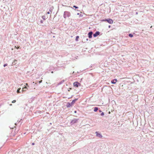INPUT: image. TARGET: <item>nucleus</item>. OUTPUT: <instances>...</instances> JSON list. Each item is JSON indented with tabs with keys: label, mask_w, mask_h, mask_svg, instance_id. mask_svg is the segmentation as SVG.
Masks as SVG:
<instances>
[{
	"label": "nucleus",
	"mask_w": 154,
	"mask_h": 154,
	"mask_svg": "<svg viewBox=\"0 0 154 154\" xmlns=\"http://www.w3.org/2000/svg\"><path fill=\"white\" fill-rule=\"evenodd\" d=\"M77 112V111H76L75 110L74 111V113H76Z\"/></svg>",
	"instance_id": "473e14b6"
},
{
	"label": "nucleus",
	"mask_w": 154,
	"mask_h": 154,
	"mask_svg": "<svg viewBox=\"0 0 154 154\" xmlns=\"http://www.w3.org/2000/svg\"><path fill=\"white\" fill-rule=\"evenodd\" d=\"M110 27H111V26L110 25H109V26H108V27L109 28H110Z\"/></svg>",
	"instance_id": "72a5a7b5"
},
{
	"label": "nucleus",
	"mask_w": 154,
	"mask_h": 154,
	"mask_svg": "<svg viewBox=\"0 0 154 154\" xmlns=\"http://www.w3.org/2000/svg\"><path fill=\"white\" fill-rule=\"evenodd\" d=\"M53 8H53V7H50V8L49 11L50 12H52V10L53 9Z\"/></svg>",
	"instance_id": "f8f14e48"
},
{
	"label": "nucleus",
	"mask_w": 154,
	"mask_h": 154,
	"mask_svg": "<svg viewBox=\"0 0 154 154\" xmlns=\"http://www.w3.org/2000/svg\"><path fill=\"white\" fill-rule=\"evenodd\" d=\"M99 112H102V111H101V110H99Z\"/></svg>",
	"instance_id": "a878e982"
},
{
	"label": "nucleus",
	"mask_w": 154,
	"mask_h": 154,
	"mask_svg": "<svg viewBox=\"0 0 154 154\" xmlns=\"http://www.w3.org/2000/svg\"><path fill=\"white\" fill-rule=\"evenodd\" d=\"M128 36L131 38H132L133 36V35L131 33H130L128 34Z\"/></svg>",
	"instance_id": "4468645a"
},
{
	"label": "nucleus",
	"mask_w": 154,
	"mask_h": 154,
	"mask_svg": "<svg viewBox=\"0 0 154 154\" xmlns=\"http://www.w3.org/2000/svg\"><path fill=\"white\" fill-rule=\"evenodd\" d=\"M51 73H53V71H52V72H51Z\"/></svg>",
	"instance_id": "37998d69"
},
{
	"label": "nucleus",
	"mask_w": 154,
	"mask_h": 154,
	"mask_svg": "<svg viewBox=\"0 0 154 154\" xmlns=\"http://www.w3.org/2000/svg\"><path fill=\"white\" fill-rule=\"evenodd\" d=\"M74 72H73V73H73V74H74Z\"/></svg>",
	"instance_id": "79ce46f5"
},
{
	"label": "nucleus",
	"mask_w": 154,
	"mask_h": 154,
	"mask_svg": "<svg viewBox=\"0 0 154 154\" xmlns=\"http://www.w3.org/2000/svg\"><path fill=\"white\" fill-rule=\"evenodd\" d=\"M79 38V36H77L76 37L75 40L76 41H78Z\"/></svg>",
	"instance_id": "ddd939ff"
},
{
	"label": "nucleus",
	"mask_w": 154,
	"mask_h": 154,
	"mask_svg": "<svg viewBox=\"0 0 154 154\" xmlns=\"http://www.w3.org/2000/svg\"><path fill=\"white\" fill-rule=\"evenodd\" d=\"M64 82V80H62L61 81H60V82L59 83V84L60 85V84H62V83H63Z\"/></svg>",
	"instance_id": "2eb2a0df"
},
{
	"label": "nucleus",
	"mask_w": 154,
	"mask_h": 154,
	"mask_svg": "<svg viewBox=\"0 0 154 154\" xmlns=\"http://www.w3.org/2000/svg\"><path fill=\"white\" fill-rule=\"evenodd\" d=\"M70 13L69 12L65 11L64 13L63 17L65 19H66V17H69L70 16Z\"/></svg>",
	"instance_id": "f03ea898"
},
{
	"label": "nucleus",
	"mask_w": 154,
	"mask_h": 154,
	"mask_svg": "<svg viewBox=\"0 0 154 154\" xmlns=\"http://www.w3.org/2000/svg\"><path fill=\"white\" fill-rule=\"evenodd\" d=\"M21 90V88H18L17 90V93H19L20 92V90Z\"/></svg>",
	"instance_id": "f3484780"
},
{
	"label": "nucleus",
	"mask_w": 154,
	"mask_h": 154,
	"mask_svg": "<svg viewBox=\"0 0 154 154\" xmlns=\"http://www.w3.org/2000/svg\"><path fill=\"white\" fill-rule=\"evenodd\" d=\"M117 81V80L116 79H114L111 80V82L112 84H115L116 83V82Z\"/></svg>",
	"instance_id": "1a4fd4ad"
},
{
	"label": "nucleus",
	"mask_w": 154,
	"mask_h": 154,
	"mask_svg": "<svg viewBox=\"0 0 154 154\" xmlns=\"http://www.w3.org/2000/svg\"><path fill=\"white\" fill-rule=\"evenodd\" d=\"M93 32L92 31H90L88 33V37L89 38H91L92 37Z\"/></svg>",
	"instance_id": "39448f33"
},
{
	"label": "nucleus",
	"mask_w": 154,
	"mask_h": 154,
	"mask_svg": "<svg viewBox=\"0 0 154 154\" xmlns=\"http://www.w3.org/2000/svg\"><path fill=\"white\" fill-rule=\"evenodd\" d=\"M96 136L100 137V138H102L103 137L102 135L101 134L99 133L98 132L96 131L95 132Z\"/></svg>",
	"instance_id": "0eeeda50"
},
{
	"label": "nucleus",
	"mask_w": 154,
	"mask_h": 154,
	"mask_svg": "<svg viewBox=\"0 0 154 154\" xmlns=\"http://www.w3.org/2000/svg\"><path fill=\"white\" fill-rule=\"evenodd\" d=\"M22 91H25V89H24V88H23V89L22 90Z\"/></svg>",
	"instance_id": "2f4dec72"
},
{
	"label": "nucleus",
	"mask_w": 154,
	"mask_h": 154,
	"mask_svg": "<svg viewBox=\"0 0 154 154\" xmlns=\"http://www.w3.org/2000/svg\"><path fill=\"white\" fill-rule=\"evenodd\" d=\"M26 86H28V87H29V86H28V84H27V83H26Z\"/></svg>",
	"instance_id": "f704fd0d"
},
{
	"label": "nucleus",
	"mask_w": 154,
	"mask_h": 154,
	"mask_svg": "<svg viewBox=\"0 0 154 154\" xmlns=\"http://www.w3.org/2000/svg\"><path fill=\"white\" fill-rule=\"evenodd\" d=\"M136 14H138V12H136Z\"/></svg>",
	"instance_id": "e433bc0d"
},
{
	"label": "nucleus",
	"mask_w": 154,
	"mask_h": 154,
	"mask_svg": "<svg viewBox=\"0 0 154 154\" xmlns=\"http://www.w3.org/2000/svg\"><path fill=\"white\" fill-rule=\"evenodd\" d=\"M7 65H8L7 63H5L4 65L3 66H4V67H5L6 66H7Z\"/></svg>",
	"instance_id": "aec40b11"
},
{
	"label": "nucleus",
	"mask_w": 154,
	"mask_h": 154,
	"mask_svg": "<svg viewBox=\"0 0 154 154\" xmlns=\"http://www.w3.org/2000/svg\"><path fill=\"white\" fill-rule=\"evenodd\" d=\"M16 102V100H14L12 101V103H15Z\"/></svg>",
	"instance_id": "4be33fe9"
},
{
	"label": "nucleus",
	"mask_w": 154,
	"mask_h": 154,
	"mask_svg": "<svg viewBox=\"0 0 154 154\" xmlns=\"http://www.w3.org/2000/svg\"><path fill=\"white\" fill-rule=\"evenodd\" d=\"M15 47L16 48V49H19V48H20V46H18V47H16L15 46Z\"/></svg>",
	"instance_id": "5701e85b"
},
{
	"label": "nucleus",
	"mask_w": 154,
	"mask_h": 154,
	"mask_svg": "<svg viewBox=\"0 0 154 154\" xmlns=\"http://www.w3.org/2000/svg\"><path fill=\"white\" fill-rule=\"evenodd\" d=\"M78 100V98L75 99L74 100H72V102L71 103V104H72V105H73L75 102Z\"/></svg>",
	"instance_id": "9d476101"
},
{
	"label": "nucleus",
	"mask_w": 154,
	"mask_h": 154,
	"mask_svg": "<svg viewBox=\"0 0 154 154\" xmlns=\"http://www.w3.org/2000/svg\"><path fill=\"white\" fill-rule=\"evenodd\" d=\"M23 88H24V89H27V87H25Z\"/></svg>",
	"instance_id": "7c9ffc66"
},
{
	"label": "nucleus",
	"mask_w": 154,
	"mask_h": 154,
	"mask_svg": "<svg viewBox=\"0 0 154 154\" xmlns=\"http://www.w3.org/2000/svg\"><path fill=\"white\" fill-rule=\"evenodd\" d=\"M86 40L87 41H88V38H86Z\"/></svg>",
	"instance_id": "c9c22d12"
},
{
	"label": "nucleus",
	"mask_w": 154,
	"mask_h": 154,
	"mask_svg": "<svg viewBox=\"0 0 154 154\" xmlns=\"http://www.w3.org/2000/svg\"><path fill=\"white\" fill-rule=\"evenodd\" d=\"M73 7V8H75V9H78L79 8L78 7H77L75 5H74Z\"/></svg>",
	"instance_id": "6ab92c4d"
},
{
	"label": "nucleus",
	"mask_w": 154,
	"mask_h": 154,
	"mask_svg": "<svg viewBox=\"0 0 154 154\" xmlns=\"http://www.w3.org/2000/svg\"><path fill=\"white\" fill-rule=\"evenodd\" d=\"M42 82V80H41V81H39V83H41Z\"/></svg>",
	"instance_id": "393cba45"
},
{
	"label": "nucleus",
	"mask_w": 154,
	"mask_h": 154,
	"mask_svg": "<svg viewBox=\"0 0 154 154\" xmlns=\"http://www.w3.org/2000/svg\"><path fill=\"white\" fill-rule=\"evenodd\" d=\"M40 22L41 23H43V21L42 20H41L40 21Z\"/></svg>",
	"instance_id": "b1692460"
},
{
	"label": "nucleus",
	"mask_w": 154,
	"mask_h": 154,
	"mask_svg": "<svg viewBox=\"0 0 154 154\" xmlns=\"http://www.w3.org/2000/svg\"><path fill=\"white\" fill-rule=\"evenodd\" d=\"M71 89H72V88H69V90H68V91H70V90H71Z\"/></svg>",
	"instance_id": "cd10ccee"
},
{
	"label": "nucleus",
	"mask_w": 154,
	"mask_h": 154,
	"mask_svg": "<svg viewBox=\"0 0 154 154\" xmlns=\"http://www.w3.org/2000/svg\"><path fill=\"white\" fill-rule=\"evenodd\" d=\"M104 113L103 112H102L101 114H100V115L101 116H103L104 115Z\"/></svg>",
	"instance_id": "412c9836"
},
{
	"label": "nucleus",
	"mask_w": 154,
	"mask_h": 154,
	"mask_svg": "<svg viewBox=\"0 0 154 154\" xmlns=\"http://www.w3.org/2000/svg\"><path fill=\"white\" fill-rule=\"evenodd\" d=\"M12 105V104H10V106H11Z\"/></svg>",
	"instance_id": "4c0bfd02"
},
{
	"label": "nucleus",
	"mask_w": 154,
	"mask_h": 154,
	"mask_svg": "<svg viewBox=\"0 0 154 154\" xmlns=\"http://www.w3.org/2000/svg\"><path fill=\"white\" fill-rule=\"evenodd\" d=\"M110 113V111H109V113Z\"/></svg>",
	"instance_id": "58836bf2"
},
{
	"label": "nucleus",
	"mask_w": 154,
	"mask_h": 154,
	"mask_svg": "<svg viewBox=\"0 0 154 154\" xmlns=\"http://www.w3.org/2000/svg\"><path fill=\"white\" fill-rule=\"evenodd\" d=\"M50 125H51V124H52V123H50Z\"/></svg>",
	"instance_id": "a19ab883"
},
{
	"label": "nucleus",
	"mask_w": 154,
	"mask_h": 154,
	"mask_svg": "<svg viewBox=\"0 0 154 154\" xmlns=\"http://www.w3.org/2000/svg\"><path fill=\"white\" fill-rule=\"evenodd\" d=\"M35 144V143H32V145H34Z\"/></svg>",
	"instance_id": "c85d7f7f"
},
{
	"label": "nucleus",
	"mask_w": 154,
	"mask_h": 154,
	"mask_svg": "<svg viewBox=\"0 0 154 154\" xmlns=\"http://www.w3.org/2000/svg\"><path fill=\"white\" fill-rule=\"evenodd\" d=\"M72 104H71V103L67 102L66 105V106L67 108H69L72 106Z\"/></svg>",
	"instance_id": "6e6552de"
},
{
	"label": "nucleus",
	"mask_w": 154,
	"mask_h": 154,
	"mask_svg": "<svg viewBox=\"0 0 154 154\" xmlns=\"http://www.w3.org/2000/svg\"><path fill=\"white\" fill-rule=\"evenodd\" d=\"M79 120V119H74L73 120H72L70 122V124L71 125H72L74 124L77 123Z\"/></svg>",
	"instance_id": "7ed1b4c3"
},
{
	"label": "nucleus",
	"mask_w": 154,
	"mask_h": 154,
	"mask_svg": "<svg viewBox=\"0 0 154 154\" xmlns=\"http://www.w3.org/2000/svg\"><path fill=\"white\" fill-rule=\"evenodd\" d=\"M42 18L44 20H45L46 19V17L45 16H43L42 17Z\"/></svg>",
	"instance_id": "a211bd4d"
},
{
	"label": "nucleus",
	"mask_w": 154,
	"mask_h": 154,
	"mask_svg": "<svg viewBox=\"0 0 154 154\" xmlns=\"http://www.w3.org/2000/svg\"><path fill=\"white\" fill-rule=\"evenodd\" d=\"M15 61H17V60H14V61H13V63L14 62V63Z\"/></svg>",
	"instance_id": "c756f323"
},
{
	"label": "nucleus",
	"mask_w": 154,
	"mask_h": 154,
	"mask_svg": "<svg viewBox=\"0 0 154 154\" xmlns=\"http://www.w3.org/2000/svg\"><path fill=\"white\" fill-rule=\"evenodd\" d=\"M73 85L74 87L78 88L81 85V84L78 82H75L73 83Z\"/></svg>",
	"instance_id": "20e7f679"
},
{
	"label": "nucleus",
	"mask_w": 154,
	"mask_h": 154,
	"mask_svg": "<svg viewBox=\"0 0 154 154\" xmlns=\"http://www.w3.org/2000/svg\"><path fill=\"white\" fill-rule=\"evenodd\" d=\"M98 109V108L97 107H95L94 108V111L95 112H97Z\"/></svg>",
	"instance_id": "9b49d317"
},
{
	"label": "nucleus",
	"mask_w": 154,
	"mask_h": 154,
	"mask_svg": "<svg viewBox=\"0 0 154 154\" xmlns=\"http://www.w3.org/2000/svg\"><path fill=\"white\" fill-rule=\"evenodd\" d=\"M100 34V32L98 31H97L94 33L93 34V36L94 37L97 36Z\"/></svg>",
	"instance_id": "423d86ee"
},
{
	"label": "nucleus",
	"mask_w": 154,
	"mask_h": 154,
	"mask_svg": "<svg viewBox=\"0 0 154 154\" xmlns=\"http://www.w3.org/2000/svg\"><path fill=\"white\" fill-rule=\"evenodd\" d=\"M101 21H106L109 24H112L113 23V21L111 19L108 18L103 19L101 20Z\"/></svg>",
	"instance_id": "f257e3e1"
},
{
	"label": "nucleus",
	"mask_w": 154,
	"mask_h": 154,
	"mask_svg": "<svg viewBox=\"0 0 154 154\" xmlns=\"http://www.w3.org/2000/svg\"><path fill=\"white\" fill-rule=\"evenodd\" d=\"M15 125H17V123H15Z\"/></svg>",
	"instance_id": "ea45409f"
},
{
	"label": "nucleus",
	"mask_w": 154,
	"mask_h": 154,
	"mask_svg": "<svg viewBox=\"0 0 154 154\" xmlns=\"http://www.w3.org/2000/svg\"><path fill=\"white\" fill-rule=\"evenodd\" d=\"M50 11H48V12H47V14H50Z\"/></svg>",
	"instance_id": "bb28decb"
},
{
	"label": "nucleus",
	"mask_w": 154,
	"mask_h": 154,
	"mask_svg": "<svg viewBox=\"0 0 154 154\" xmlns=\"http://www.w3.org/2000/svg\"><path fill=\"white\" fill-rule=\"evenodd\" d=\"M77 15H79V16L80 17H81L83 16V15L82 14H81L79 13H78L77 14Z\"/></svg>",
	"instance_id": "dca6fc26"
}]
</instances>
